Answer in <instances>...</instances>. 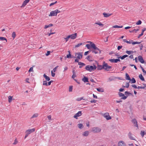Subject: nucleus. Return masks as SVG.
<instances>
[{
  "label": "nucleus",
  "instance_id": "4d7b16f0",
  "mask_svg": "<svg viewBox=\"0 0 146 146\" xmlns=\"http://www.w3.org/2000/svg\"><path fill=\"white\" fill-rule=\"evenodd\" d=\"M58 66H56L55 67L53 68V71L54 72H55L56 71L57 68H58Z\"/></svg>",
  "mask_w": 146,
  "mask_h": 146
},
{
  "label": "nucleus",
  "instance_id": "a19ab883",
  "mask_svg": "<svg viewBox=\"0 0 146 146\" xmlns=\"http://www.w3.org/2000/svg\"><path fill=\"white\" fill-rule=\"evenodd\" d=\"M142 23L141 21L139 20L136 23V24L137 25H141Z\"/></svg>",
  "mask_w": 146,
  "mask_h": 146
},
{
  "label": "nucleus",
  "instance_id": "ea45409f",
  "mask_svg": "<svg viewBox=\"0 0 146 146\" xmlns=\"http://www.w3.org/2000/svg\"><path fill=\"white\" fill-rule=\"evenodd\" d=\"M145 134V131H141V136L143 137L144 135Z\"/></svg>",
  "mask_w": 146,
  "mask_h": 146
},
{
  "label": "nucleus",
  "instance_id": "79ce46f5",
  "mask_svg": "<svg viewBox=\"0 0 146 146\" xmlns=\"http://www.w3.org/2000/svg\"><path fill=\"white\" fill-rule=\"evenodd\" d=\"M82 43H79L77 44V45H76L75 46V47L76 48H77L79 47L80 46L82 45Z\"/></svg>",
  "mask_w": 146,
  "mask_h": 146
},
{
  "label": "nucleus",
  "instance_id": "a878e982",
  "mask_svg": "<svg viewBox=\"0 0 146 146\" xmlns=\"http://www.w3.org/2000/svg\"><path fill=\"white\" fill-rule=\"evenodd\" d=\"M97 90L98 91L101 92H104V89H103V88L100 87L97 88Z\"/></svg>",
  "mask_w": 146,
  "mask_h": 146
},
{
  "label": "nucleus",
  "instance_id": "7ed1b4c3",
  "mask_svg": "<svg viewBox=\"0 0 146 146\" xmlns=\"http://www.w3.org/2000/svg\"><path fill=\"white\" fill-rule=\"evenodd\" d=\"M92 131L94 133H98L101 131V129L99 127H94L92 128Z\"/></svg>",
  "mask_w": 146,
  "mask_h": 146
},
{
  "label": "nucleus",
  "instance_id": "603ef678",
  "mask_svg": "<svg viewBox=\"0 0 146 146\" xmlns=\"http://www.w3.org/2000/svg\"><path fill=\"white\" fill-rule=\"evenodd\" d=\"M97 102V100H95L94 99L92 100H91L90 102L91 103H96Z\"/></svg>",
  "mask_w": 146,
  "mask_h": 146
},
{
  "label": "nucleus",
  "instance_id": "f03ea898",
  "mask_svg": "<svg viewBox=\"0 0 146 146\" xmlns=\"http://www.w3.org/2000/svg\"><path fill=\"white\" fill-rule=\"evenodd\" d=\"M104 69L107 71L109 70V69L111 68V66H108L107 63H105V62H104Z\"/></svg>",
  "mask_w": 146,
  "mask_h": 146
},
{
  "label": "nucleus",
  "instance_id": "8fccbe9b",
  "mask_svg": "<svg viewBox=\"0 0 146 146\" xmlns=\"http://www.w3.org/2000/svg\"><path fill=\"white\" fill-rule=\"evenodd\" d=\"M129 86V83H126V86H124V87H126V88H128Z\"/></svg>",
  "mask_w": 146,
  "mask_h": 146
},
{
  "label": "nucleus",
  "instance_id": "e2e57ef3",
  "mask_svg": "<svg viewBox=\"0 0 146 146\" xmlns=\"http://www.w3.org/2000/svg\"><path fill=\"white\" fill-rule=\"evenodd\" d=\"M83 98V97H82L79 98H78L77 100L78 101H80L82 100Z\"/></svg>",
  "mask_w": 146,
  "mask_h": 146
},
{
  "label": "nucleus",
  "instance_id": "bf43d9fd",
  "mask_svg": "<svg viewBox=\"0 0 146 146\" xmlns=\"http://www.w3.org/2000/svg\"><path fill=\"white\" fill-rule=\"evenodd\" d=\"M145 88V87L144 86H138L137 87V88L139 89H144Z\"/></svg>",
  "mask_w": 146,
  "mask_h": 146
},
{
  "label": "nucleus",
  "instance_id": "f3484780",
  "mask_svg": "<svg viewBox=\"0 0 146 146\" xmlns=\"http://www.w3.org/2000/svg\"><path fill=\"white\" fill-rule=\"evenodd\" d=\"M103 14L104 15V17H108L112 15V14H110L109 13H103Z\"/></svg>",
  "mask_w": 146,
  "mask_h": 146
},
{
  "label": "nucleus",
  "instance_id": "a211bd4d",
  "mask_svg": "<svg viewBox=\"0 0 146 146\" xmlns=\"http://www.w3.org/2000/svg\"><path fill=\"white\" fill-rule=\"evenodd\" d=\"M30 0H25L24 1L22 5L21 6V7L25 6L29 2Z\"/></svg>",
  "mask_w": 146,
  "mask_h": 146
},
{
  "label": "nucleus",
  "instance_id": "052dcab7",
  "mask_svg": "<svg viewBox=\"0 0 146 146\" xmlns=\"http://www.w3.org/2000/svg\"><path fill=\"white\" fill-rule=\"evenodd\" d=\"M50 51H47V53L46 54V56H48L49 54H50Z\"/></svg>",
  "mask_w": 146,
  "mask_h": 146
},
{
  "label": "nucleus",
  "instance_id": "20e7f679",
  "mask_svg": "<svg viewBox=\"0 0 146 146\" xmlns=\"http://www.w3.org/2000/svg\"><path fill=\"white\" fill-rule=\"evenodd\" d=\"M85 68L87 70L89 71L90 72H91L93 70V66L88 65L86 66Z\"/></svg>",
  "mask_w": 146,
  "mask_h": 146
},
{
  "label": "nucleus",
  "instance_id": "bb28decb",
  "mask_svg": "<svg viewBox=\"0 0 146 146\" xmlns=\"http://www.w3.org/2000/svg\"><path fill=\"white\" fill-rule=\"evenodd\" d=\"M45 78L46 80L49 81L50 80V78L46 75L45 74H44L43 76Z\"/></svg>",
  "mask_w": 146,
  "mask_h": 146
},
{
  "label": "nucleus",
  "instance_id": "5701e85b",
  "mask_svg": "<svg viewBox=\"0 0 146 146\" xmlns=\"http://www.w3.org/2000/svg\"><path fill=\"white\" fill-rule=\"evenodd\" d=\"M82 80L83 81L84 83H86V82H88V78L87 77H86L84 76V78L82 79Z\"/></svg>",
  "mask_w": 146,
  "mask_h": 146
},
{
  "label": "nucleus",
  "instance_id": "49530a36",
  "mask_svg": "<svg viewBox=\"0 0 146 146\" xmlns=\"http://www.w3.org/2000/svg\"><path fill=\"white\" fill-rule=\"evenodd\" d=\"M70 38V36L69 35L66 38H64V39L66 40V42H67L68 40V39Z\"/></svg>",
  "mask_w": 146,
  "mask_h": 146
},
{
  "label": "nucleus",
  "instance_id": "f704fd0d",
  "mask_svg": "<svg viewBox=\"0 0 146 146\" xmlns=\"http://www.w3.org/2000/svg\"><path fill=\"white\" fill-rule=\"evenodd\" d=\"M126 53L129 55H130L131 54V53H133V51H131V50H130V51L127 50L126 51Z\"/></svg>",
  "mask_w": 146,
  "mask_h": 146
},
{
  "label": "nucleus",
  "instance_id": "2f4dec72",
  "mask_svg": "<svg viewBox=\"0 0 146 146\" xmlns=\"http://www.w3.org/2000/svg\"><path fill=\"white\" fill-rule=\"evenodd\" d=\"M123 27L122 26H118L117 25H115L112 27L113 28H121Z\"/></svg>",
  "mask_w": 146,
  "mask_h": 146
},
{
  "label": "nucleus",
  "instance_id": "1a4fd4ad",
  "mask_svg": "<svg viewBox=\"0 0 146 146\" xmlns=\"http://www.w3.org/2000/svg\"><path fill=\"white\" fill-rule=\"evenodd\" d=\"M90 44H91V48H93L95 50H99V48L96 46V45L92 42H90Z\"/></svg>",
  "mask_w": 146,
  "mask_h": 146
},
{
  "label": "nucleus",
  "instance_id": "0eeeda50",
  "mask_svg": "<svg viewBox=\"0 0 146 146\" xmlns=\"http://www.w3.org/2000/svg\"><path fill=\"white\" fill-rule=\"evenodd\" d=\"M132 122L134 124V126L137 127L138 128V126L137 124V122L135 119H133L131 120Z\"/></svg>",
  "mask_w": 146,
  "mask_h": 146
},
{
  "label": "nucleus",
  "instance_id": "473e14b6",
  "mask_svg": "<svg viewBox=\"0 0 146 146\" xmlns=\"http://www.w3.org/2000/svg\"><path fill=\"white\" fill-rule=\"evenodd\" d=\"M0 40L2 41L5 40L6 42H7V40L6 38L3 37H0Z\"/></svg>",
  "mask_w": 146,
  "mask_h": 146
},
{
  "label": "nucleus",
  "instance_id": "412c9836",
  "mask_svg": "<svg viewBox=\"0 0 146 146\" xmlns=\"http://www.w3.org/2000/svg\"><path fill=\"white\" fill-rule=\"evenodd\" d=\"M131 41V43L133 45H134L135 44H139L141 43V42H139L138 41H133L132 40H130V41Z\"/></svg>",
  "mask_w": 146,
  "mask_h": 146
},
{
  "label": "nucleus",
  "instance_id": "c03bdc74",
  "mask_svg": "<svg viewBox=\"0 0 146 146\" xmlns=\"http://www.w3.org/2000/svg\"><path fill=\"white\" fill-rule=\"evenodd\" d=\"M86 47L88 49H90L91 48V44L90 45L89 44H86Z\"/></svg>",
  "mask_w": 146,
  "mask_h": 146
},
{
  "label": "nucleus",
  "instance_id": "e433bc0d",
  "mask_svg": "<svg viewBox=\"0 0 146 146\" xmlns=\"http://www.w3.org/2000/svg\"><path fill=\"white\" fill-rule=\"evenodd\" d=\"M78 127L79 128L81 129L83 127V125L82 123H80L78 124Z\"/></svg>",
  "mask_w": 146,
  "mask_h": 146
},
{
  "label": "nucleus",
  "instance_id": "9d476101",
  "mask_svg": "<svg viewBox=\"0 0 146 146\" xmlns=\"http://www.w3.org/2000/svg\"><path fill=\"white\" fill-rule=\"evenodd\" d=\"M109 61L111 62L117 63L118 61H120V60L119 58L118 59H110L109 60Z\"/></svg>",
  "mask_w": 146,
  "mask_h": 146
},
{
  "label": "nucleus",
  "instance_id": "338daca9",
  "mask_svg": "<svg viewBox=\"0 0 146 146\" xmlns=\"http://www.w3.org/2000/svg\"><path fill=\"white\" fill-rule=\"evenodd\" d=\"M124 90V88H121L119 90V91L120 92H122Z\"/></svg>",
  "mask_w": 146,
  "mask_h": 146
},
{
  "label": "nucleus",
  "instance_id": "0e129e2a",
  "mask_svg": "<svg viewBox=\"0 0 146 146\" xmlns=\"http://www.w3.org/2000/svg\"><path fill=\"white\" fill-rule=\"evenodd\" d=\"M51 75L52 77L54 76L55 75V73H53L52 70L51 71Z\"/></svg>",
  "mask_w": 146,
  "mask_h": 146
},
{
  "label": "nucleus",
  "instance_id": "a18cd8bd",
  "mask_svg": "<svg viewBox=\"0 0 146 146\" xmlns=\"http://www.w3.org/2000/svg\"><path fill=\"white\" fill-rule=\"evenodd\" d=\"M66 58H71V55L70 53H69L68 54H67L66 56Z\"/></svg>",
  "mask_w": 146,
  "mask_h": 146
},
{
  "label": "nucleus",
  "instance_id": "aec40b11",
  "mask_svg": "<svg viewBox=\"0 0 146 146\" xmlns=\"http://www.w3.org/2000/svg\"><path fill=\"white\" fill-rule=\"evenodd\" d=\"M145 30H146V29L145 28H144V29L142 30L141 33V34H139L138 36V38H139L141 36L143 35V33Z\"/></svg>",
  "mask_w": 146,
  "mask_h": 146
},
{
  "label": "nucleus",
  "instance_id": "cd10ccee",
  "mask_svg": "<svg viewBox=\"0 0 146 146\" xmlns=\"http://www.w3.org/2000/svg\"><path fill=\"white\" fill-rule=\"evenodd\" d=\"M139 78L142 81H144L145 79L143 77V76L142 74H140L139 75Z\"/></svg>",
  "mask_w": 146,
  "mask_h": 146
},
{
  "label": "nucleus",
  "instance_id": "9b49d317",
  "mask_svg": "<svg viewBox=\"0 0 146 146\" xmlns=\"http://www.w3.org/2000/svg\"><path fill=\"white\" fill-rule=\"evenodd\" d=\"M138 58L139 60L141 63L142 64H144L145 63V61L141 56L140 55L138 56Z\"/></svg>",
  "mask_w": 146,
  "mask_h": 146
},
{
  "label": "nucleus",
  "instance_id": "f257e3e1",
  "mask_svg": "<svg viewBox=\"0 0 146 146\" xmlns=\"http://www.w3.org/2000/svg\"><path fill=\"white\" fill-rule=\"evenodd\" d=\"M35 131V128H33L32 129H28L26 130L25 132L26 134L25 137V139L26 138L29 134H31L32 132H34Z\"/></svg>",
  "mask_w": 146,
  "mask_h": 146
},
{
  "label": "nucleus",
  "instance_id": "3c124183",
  "mask_svg": "<svg viewBox=\"0 0 146 146\" xmlns=\"http://www.w3.org/2000/svg\"><path fill=\"white\" fill-rule=\"evenodd\" d=\"M97 50H92V52L96 54L98 53V52L97 51Z\"/></svg>",
  "mask_w": 146,
  "mask_h": 146
},
{
  "label": "nucleus",
  "instance_id": "b1692460",
  "mask_svg": "<svg viewBox=\"0 0 146 146\" xmlns=\"http://www.w3.org/2000/svg\"><path fill=\"white\" fill-rule=\"evenodd\" d=\"M89 134V132L88 131H86L83 133L82 135L83 136H87Z\"/></svg>",
  "mask_w": 146,
  "mask_h": 146
},
{
  "label": "nucleus",
  "instance_id": "4be33fe9",
  "mask_svg": "<svg viewBox=\"0 0 146 146\" xmlns=\"http://www.w3.org/2000/svg\"><path fill=\"white\" fill-rule=\"evenodd\" d=\"M128 137L130 139L133 140H135L134 138L133 137H132V134L130 132H129L128 133Z\"/></svg>",
  "mask_w": 146,
  "mask_h": 146
},
{
  "label": "nucleus",
  "instance_id": "7c9ffc66",
  "mask_svg": "<svg viewBox=\"0 0 146 146\" xmlns=\"http://www.w3.org/2000/svg\"><path fill=\"white\" fill-rule=\"evenodd\" d=\"M96 24L100 26L103 27L104 26L103 24L101 22H96L95 23Z\"/></svg>",
  "mask_w": 146,
  "mask_h": 146
},
{
  "label": "nucleus",
  "instance_id": "2eb2a0df",
  "mask_svg": "<svg viewBox=\"0 0 146 146\" xmlns=\"http://www.w3.org/2000/svg\"><path fill=\"white\" fill-rule=\"evenodd\" d=\"M57 15L55 11H52L50 12V14L49 15V16H56Z\"/></svg>",
  "mask_w": 146,
  "mask_h": 146
},
{
  "label": "nucleus",
  "instance_id": "69168bd1",
  "mask_svg": "<svg viewBox=\"0 0 146 146\" xmlns=\"http://www.w3.org/2000/svg\"><path fill=\"white\" fill-rule=\"evenodd\" d=\"M47 118L49 120H51V115H49L48 116Z\"/></svg>",
  "mask_w": 146,
  "mask_h": 146
},
{
  "label": "nucleus",
  "instance_id": "6ab92c4d",
  "mask_svg": "<svg viewBox=\"0 0 146 146\" xmlns=\"http://www.w3.org/2000/svg\"><path fill=\"white\" fill-rule=\"evenodd\" d=\"M78 65H80L79 68H82L83 66H84L86 65L85 64L81 62H78Z\"/></svg>",
  "mask_w": 146,
  "mask_h": 146
},
{
  "label": "nucleus",
  "instance_id": "37998d69",
  "mask_svg": "<svg viewBox=\"0 0 146 146\" xmlns=\"http://www.w3.org/2000/svg\"><path fill=\"white\" fill-rule=\"evenodd\" d=\"M43 85L46 86H48V84L46 81V80L43 81Z\"/></svg>",
  "mask_w": 146,
  "mask_h": 146
},
{
  "label": "nucleus",
  "instance_id": "c85d7f7f",
  "mask_svg": "<svg viewBox=\"0 0 146 146\" xmlns=\"http://www.w3.org/2000/svg\"><path fill=\"white\" fill-rule=\"evenodd\" d=\"M125 79L127 80H131V78L130 77V76L129 74L127 73H126L125 74Z\"/></svg>",
  "mask_w": 146,
  "mask_h": 146
},
{
  "label": "nucleus",
  "instance_id": "dca6fc26",
  "mask_svg": "<svg viewBox=\"0 0 146 146\" xmlns=\"http://www.w3.org/2000/svg\"><path fill=\"white\" fill-rule=\"evenodd\" d=\"M97 67V70H100L104 69V63H103L102 65L98 64V65Z\"/></svg>",
  "mask_w": 146,
  "mask_h": 146
},
{
  "label": "nucleus",
  "instance_id": "58836bf2",
  "mask_svg": "<svg viewBox=\"0 0 146 146\" xmlns=\"http://www.w3.org/2000/svg\"><path fill=\"white\" fill-rule=\"evenodd\" d=\"M38 115L37 113H36L34 114L31 117V118H33L34 117H37L38 116Z\"/></svg>",
  "mask_w": 146,
  "mask_h": 146
},
{
  "label": "nucleus",
  "instance_id": "680f3d73",
  "mask_svg": "<svg viewBox=\"0 0 146 146\" xmlns=\"http://www.w3.org/2000/svg\"><path fill=\"white\" fill-rule=\"evenodd\" d=\"M122 47V46H118L117 47V49L118 50H119L120 49H121Z\"/></svg>",
  "mask_w": 146,
  "mask_h": 146
},
{
  "label": "nucleus",
  "instance_id": "39448f33",
  "mask_svg": "<svg viewBox=\"0 0 146 146\" xmlns=\"http://www.w3.org/2000/svg\"><path fill=\"white\" fill-rule=\"evenodd\" d=\"M118 94L119 97H122L121 98V99H123V100L126 99L127 98L128 96H125L124 94H123L122 93L120 92H118Z\"/></svg>",
  "mask_w": 146,
  "mask_h": 146
},
{
  "label": "nucleus",
  "instance_id": "72a5a7b5",
  "mask_svg": "<svg viewBox=\"0 0 146 146\" xmlns=\"http://www.w3.org/2000/svg\"><path fill=\"white\" fill-rule=\"evenodd\" d=\"M16 36V33L15 32H13L12 34V37L13 39H14Z\"/></svg>",
  "mask_w": 146,
  "mask_h": 146
},
{
  "label": "nucleus",
  "instance_id": "c756f323",
  "mask_svg": "<svg viewBox=\"0 0 146 146\" xmlns=\"http://www.w3.org/2000/svg\"><path fill=\"white\" fill-rule=\"evenodd\" d=\"M53 25V24H50L48 25H46L44 26V28L46 29L52 26Z\"/></svg>",
  "mask_w": 146,
  "mask_h": 146
},
{
  "label": "nucleus",
  "instance_id": "de8ad7c7",
  "mask_svg": "<svg viewBox=\"0 0 146 146\" xmlns=\"http://www.w3.org/2000/svg\"><path fill=\"white\" fill-rule=\"evenodd\" d=\"M72 89H73L72 86H70L69 87V92H72Z\"/></svg>",
  "mask_w": 146,
  "mask_h": 146
},
{
  "label": "nucleus",
  "instance_id": "6e6d98bb",
  "mask_svg": "<svg viewBox=\"0 0 146 146\" xmlns=\"http://www.w3.org/2000/svg\"><path fill=\"white\" fill-rule=\"evenodd\" d=\"M139 46L140 47V50H141L142 49V48L143 47V46L142 44H141L139 45Z\"/></svg>",
  "mask_w": 146,
  "mask_h": 146
},
{
  "label": "nucleus",
  "instance_id": "f8f14e48",
  "mask_svg": "<svg viewBox=\"0 0 146 146\" xmlns=\"http://www.w3.org/2000/svg\"><path fill=\"white\" fill-rule=\"evenodd\" d=\"M82 114V111H79L78 113H76L74 116V117L76 119H77L78 117L81 115Z\"/></svg>",
  "mask_w": 146,
  "mask_h": 146
},
{
  "label": "nucleus",
  "instance_id": "5fc2aeb1",
  "mask_svg": "<svg viewBox=\"0 0 146 146\" xmlns=\"http://www.w3.org/2000/svg\"><path fill=\"white\" fill-rule=\"evenodd\" d=\"M90 57H91L89 55L86 58L87 59L88 61H92V60H91L90 59Z\"/></svg>",
  "mask_w": 146,
  "mask_h": 146
},
{
  "label": "nucleus",
  "instance_id": "09e8293b",
  "mask_svg": "<svg viewBox=\"0 0 146 146\" xmlns=\"http://www.w3.org/2000/svg\"><path fill=\"white\" fill-rule=\"evenodd\" d=\"M33 67H31L30 68V69L29 70V72H33Z\"/></svg>",
  "mask_w": 146,
  "mask_h": 146
},
{
  "label": "nucleus",
  "instance_id": "4468645a",
  "mask_svg": "<svg viewBox=\"0 0 146 146\" xmlns=\"http://www.w3.org/2000/svg\"><path fill=\"white\" fill-rule=\"evenodd\" d=\"M77 35V34L76 33H75L69 35L70 38L72 39H75Z\"/></svg>",
  "mask_w": 146,
  "mask_h": 146
},
{
  "label": "nucleus",
  "instance_id": "423d86ee",
  "mask_svg": "<svg viewBox=\"0 0 146 146\" xmlns=\"http://www.w3.org/2000/svg\"><path fill=\"white\" fill-rule=\"evenodd\" d=\"M77 55L78 56H77V58L79 59H80L82 58V52H76L75 53V56H76V55Z\"/></svg>",
  "mask_w": 146,
  "mask_h": 146
},
{
  "label": "nucleus",
  "instance_id": "4c0bfd02",
  "mask_svg": "<svg viewBox=\"0 0 146 146\" xmlns=\"http://www.w3.org/2000/svg\"><path fill=\"white\" fill-rule=\"evenodd\" d=\"M13 97L9 96L8 97V101L9 103L11 102L12 100Z\"/></svg>",
  "mask_w": 146,
  "mask_h": 146
},
{
  "label": "nucleus",
  "instance_id": "13d9d810",
  "mask_svg": "<svg viewBox=\"0 0 146 146\" xmlns=\"http://www.w3.org/2000/svg\"><path fill=\"white\" fill-rule=\"evenodd\" d=\"M55 11L57 15V14L60 12V11L58 9H56L55 10Z\"/></svg>",
  "mask_w": 146,
  "mask_h": 146
},
{
  "label": "nucleus",
  "instance_id": "6e6552de",
  "mask_svg": "<svg viewBox=\"0 0 146 146\" xmlns=\"http://www.w3.org/2000/svg\"><path fill=\"white\" fill-rule=\"evenodd\" d=\"M104 116L107 120H109L111 119V117L110 116L109 113H105L104 115Z\"/></svg>",
  "mask_w": 146,
  "mask_h": 146
},
{
  "label": "nucleus",
  "instance_id": "ddd939ff",
  "mask_svg": "<svg viewBox=\"0 0 146 146\" xmlns=\"http://www.w3.org/2000/svg\"><path fill=\"white\" fill-rule=\"evenodd\" d=\"M118 146H127L125 143L123 141H119L118 144Z\"/></svg>",
  "mask_w": 146,
  "mask_h": 146
},
{
  "label": "nucleus",
  "instance_id": "774afa93",
  "mask_svg": "<svg viewBox=\"0 0 146 146\" xmlns=\"http://www.w3.org/2000/svg\"><path fill=\"white\" fill-rule=\"evenodd\" d=\"M132 86L134 88H137V87L135 84H133V85H132Z\"/></svg>",
  "mask_w": 146,
  "mask_h": 146
},
{
  "label": "nucleus",
  "instance_id": "393cba45",
  "mask_svg": "<svg viewBox=\"0 0 146 146\" xmlns=\"http://www.w3.org/2000/svg\"><path fill=\"white\" fill-rule=\"evenodd\" d=\"M125 94L126 96H128L129 95H131L132 96H133V93L129 92L127 91H125Z\"/></svg>",
  "mask_w": 146,
  "mask_h": 146
},
{
  "label": "nucleus",
  "instance_id": "864d4df0",
  "mask_svg": "<svg viewBox=\"0 0 146 146\" xmlns=\"http://www.w3.org/2000/svg\"><path fill=\"white\" fill-rule=\"evenodd\" d=\"M118 58H121V60H123L125 58L124 55H123L122 56H120L119 57H118Z\"/></svg>",
  "mask_w": 146,
  "mask_h": 146
},
{
  "label": "nucleus",
  "instance_id": "c9c22d12",
  "mask_svg": "<svg viewBox=\"0 0 146 146\" xmlns=\"http://www.w3.org/2000/svg\"><path fill=\"white\" fill-rule=\"evenodd\" d=\"M131 83H135L136 82V80L134 78H132L131 79Z\"/></svg>",
  "mask_w": 146,
  "mask_h": 146
}]
</instances>
